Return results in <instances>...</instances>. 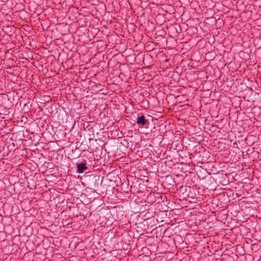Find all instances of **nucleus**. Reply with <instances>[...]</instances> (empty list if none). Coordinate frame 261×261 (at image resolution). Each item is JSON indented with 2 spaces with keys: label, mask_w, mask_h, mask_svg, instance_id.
Listing matches in <instances>:
<instances>
[{
  "label": "nucleus",
  "mask_w": 261,
  "mask_h": 261,
  "mask_svg": "<svg viewBox=\"0 0 261 261\" xmlns=\"http://www.w3.org/2000/svg\"><path fill=\"white\" fill-rule=\"evenodd\" d=\"M158 220L154 216H151L149 219H144V222L148 227H152L156 225Z\"/></svg>",
  "instance_id": "1"
},
{
  "label": "nucleus",
  "mask_w": 261,
  "mask_h": 261,
  "mask_svg": "<svg viewBox=\"0 0 261 261\" xmlns=\"http://www.w3.org/2000/svg\"><path fill=\"white\" fill-rule=\"evenodd\" d=\"M178 190L184 196L188 197L189 195L190 190L193 191V188L189 186H181Z\"/></svg>",
  "instance_id": "2"
},
{
  "label": "nucleus",
  "mask_w": 261,
  "mask_h": 261,
  "mask_svg": "<svg viewBox=\"0 0 261 261\" xmlns=\"http://www.w3.org/2000/svg\"><path fill=\"white\" fill-rule=\"evenodd\" d=\"M137 123L139 125L147 126L149 122L147 119H145V116L142 114L140 116L138 117Z\"/></svg>",
  "instance_id": "3"
},
{
  "label": "nucleus",
  "mask_w": 261,
  "mask_h": 261,
  "mask_svg": "<svg viewBox=\"0 0 261 261\" xmlns=\"http://www.w3.org/2000/svg\"><path fill=\"white\" fill-rule=\"evenodd\" d=\"M88 170V167L86 163H80L77 164V172L82 173Z\"/></svg>",
  "instance_id": "4"
},
{
  "label": "nucleus",
  "mask_w": 261,
  "mask_h": 261,
  "mask_svg": "<svg viewBox=\"0 0 261 261\" xmlns=\"http://www.w3.org/2000/svg\"><path fill=\"white\" fill-rule=\"evenodd\" d=\"M198 191L197 190L193 188V191L190 190L189 195L188 196V197L192 199L196 198L197 196L198 195Z\"/></svg>",
  "instance_id": "5"
},
{
  "label": "nucleus",
  "mask_w": 261,
  "mask_h": 261,
  "mask_svg": "<svg viewBox=\"0 0 261 261\" xmlns=\"http://www.w3.org/2000/svg\"><path fill=\"white\" fill-rule=\"evenodd\" d=\"M73 154V158L74 159L79 158L81 155V153L79 148L75 147L74 149L72 150Z\"/></svg>",
  "instance_id": "6"
},
{
  "label": "nucleus",
  "mask_w": 261,
  "mask_h": 261,
  "mask_svg": "<svg viewBox=\"0 0 261 261\" xmlns=\"http://www.w3.org/2000/svg\"><path fill=\"white\" fill-rule=\"evenodd\" d=\"M203 154L204 155V156H202V161H206L208 160V157L210 156V153L208 151L204 149L203 152Z\"/></svg>",
  "instance_id": "7"
},
{
  "label": "nucleus",
  "mask_w": 261,
  "mask_h": 261,
  "mask_svg": "<svg viewBox=\"0 0 261 261\" xmlns=\"http://www.w3.org/2000/svg\"><path fill=\"white\" fill-rule=\"evenodd\" d=\"M92 180L94 181V185L96 184L97 181L100 180V176L99 175H94L92 177Z\"/></svg>",
  "instance_id": "8"
},
{
  "label": "nucleus",
  "mask_w": 261,
  "mask_h": 261,
  "mask_svg": "<svg viewBox=\"0 0 261 261\" xmlns=\"http://www.w3.org/2000/svg\"><path fill=\"white\" fill-rule=\"evenodd\" d=\"M155 214H153V213H150L149 212H147L143 215V216L145 217L144 219H149L151 216H153Z\"/></svg>",
  "instance_id": "9"
},
{
  "label": "nucleus",
  "mask_w": 261,
  "mask_h": 261,
  "mask_svg": "<svg viewBox=\"0 0 261 261\" xmlns=\"http://www.w3.org/2000/svg\"><path fill=\"white\" fill-rule=\"evenodd\" d=\"M11 27H7L6 29L7 30V31L11 32V31L10 30L11 29Z\"/></svg>",
  "instance_id": "10"
},
{
  "label": "nucleus",
  "mask_w": 261,
  "mask_h": 261,
  "mask_svg": "<svg viewBox=\"0 0 261 261\" xmlns=\"http://www.w3.org/2000/svg\"><path fill=\"white\" fill-rule=\"evenodd\" d=\"M227 181H225L224 183L222 182V184L223 185H227Z\"/></svg>",
  "instance_id": "11"
}]
</instances>
